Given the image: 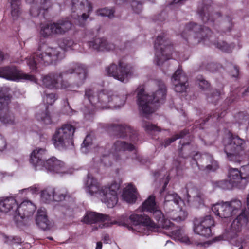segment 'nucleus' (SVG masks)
I'll return each mask as SVG.
<instances>
[{
    "label": "nucleus",
    "instance_id": "obj_19",
    "mask_svg": "<svg viewBox=\"0 0 249 249\" xmlns=\"http://www.w3.org/2000/svg\"><path fill=\"white\" fill-rule=\"evenodd\" d=\"M214 225V221L213 217L210 215H206L195 221L194 231L197 234L209 237L213 235L212 228Z\"/></svg>",
    "mask_w": 249,
    "mask_h": 249
},
{
    "label": "nucleus",
    "instance_id": "obj_23",
    "mask_svg": "<svg viewBox=\"0 0 249 249\" xmlns=\"http://www.w3.org/2000/svg\"><path fill=\"white\" fill-rule=\"evenodd\" d=\"M110 128L114 132L113 134L118 138H125L129 137L132 141L137 138L136 132L128 125L111 124Z\"/></svg>",
    "mask_w": 249,
    "mask_h": 249
},
{
    "label": "nucleus",
    "instance_id": "obj_29",
    "mask_svg": "<svg viewBox=\"0 0 249 249\" xmlns=\"http://www.w3.org/2000/svg\"><path fill=\"white\" fill-rule=\"evenodd\" d=\"M112 149L113 152L119 156V159L122 160V155L125 151L131 152L135 149V146L132 143L124 141H116L113 144Z\"/></svg>",
    "mask_w": 249,
    "mask_h": 249
},
{
    "label": "nucleus",
    "instance_id": "obj_9",
    "mask_svg": "<svg viewBox=\"0 0 249 249\" xmlns=\"http://www.w3.org/2000/svg\"><path fill=\"white\" fill-rule=\"evenodd\" d=\"M224 152L229 161L240 163L242 156L245 153L247 147L245 141L238 135L229 132L228 137L223 140Z\"/></svg>",
    "mask_w": 249,
    "mask_h": 249
},
{
    "label": "nucleus",
    "instance_id": "obj_27",
    "mask_svg": "<svg viewBox=\"0 0 249 249\" xmlns=\"http://www.w3.org/2000/svg\"><path fill=\"white\" fill-rule=\"evenodd\" d=\"M228 178L234 187L243 189L246 186V179L243 178L240 171L237 168H231L229 169Z\"/></svg>",
    "mask_w": 249,
    "mask_h": 249
},
{
    "label": "nucleus",
    "instance_id": "obj_36",
    "mask_svg": "<svg viewBox=\"0 0 249 249\" xmlns=\"http://www.w3.org/2000/svg\"><path fill=\"white\" fill-rule=\"evenodd\" d=\"M136 188L132 184L128 186L123 190L122 197L124 200L128 203H135L137 199L135 195Z\"/></svg>",
    "mask_w": 249,
    "mask_h": 249
},
{
    "label": "nucleus",
    "instance_id": "obj_63",
    "mask_svg": "<svg viewBox=\"0 0 249 249\" xmlns=\"http://www.w3.org/2000/svg\"><path fill=\"white\" fill-rule=\"evenodd\" d=\"M247 92H249V86L247 88V89H246V90L243 92V95H246V93Z\"/></svg>",
    "mask_w": 249,
    "mask_h": 249
},
{
    "label": "nucleus",
    "instance_id": "obj_52",
    "mask_svg": "<svg viewBox=\"0 0 249 249\" xmlns=\"http://www.w3.org/2000/svg\"><path fill=\"white\" fill-rule=\"evenodd\" d=\"M202 156V155L200 153L196 152L192 158L193 161L195 162L197 167L200 166V163L203 162V161H201L202 160H201Z\"/></svg>",
    "mask_w": 249,
    "mask_h": 249
},
{
    "label": "nucleus",
    "instance_id": "obj_45",
    "mask_svg": "<svg viewBox=\"0 0 249 249\" xmlns=\"http://www.w3.org/2000/svg\"><path fill=\"white\" fill-rule=\"evenodd\" d=\"M115 11L113 8L108 9L107 8H104L99 9L97 11V14L103 17H107L109 18L114 17V14Z\"/></svg>",
    "mask_w": 249,
    "mask_h": 249
},
{
    "label": "nucleus",
    "instance_id": "obj_56",
    "mask_svg": "<svg viewBox=\"0 0 249 249\" xmlns=\"http://www.w3.org/2000/svg\"><path fill=\"white\" fill-rule=\"evenodd\" d=\"M170 179V178L169 177V176H168L166 178V180L164 183L163 186H162V189L160 191V195H162V193L165 191Z\"/></svg>",
    "mask_w": 249,
    "mask_h": 249
},
{
    "label": "nucleus",
    "instance_id": "obj_59",
    "mask_svg": "<svg viewBox=\"0 0 249 249\" xmlns=\"http://www.w3.org/2000/svg\"><path fill=\"white\" fill-rule=\"evenodd\" d=\"M185 218V217H184V218H182L181 216H178L176 218H173V219L174 220H175V221H181V220H184Z\"/></svg>",
    "mask_w": 249,
    "mask_h": 249
},
{
    "label": "nucleus",
    "instance_id": "obj_40",
    "mask_svg": "<svg viewBox=\"0 0 249 249\" xmlns=\"http://www.w3.org/2000/svg\"><path fill=\"white\" fill-rule=\"evenodd\" d=\"M48 108V107L46 106L44 111L38 113L36 115L37 120L46 124H50L52 123V119Z\"/></svg>",
    "mask_w": 249,
    "mask_h": 249
},
{
    "label": "nucleus",
    "instance_id": "obj_47",
    "mask_svg": "<svg viewBox=\"0 0 249 249\" xmlns=\"http://www.w3.org/2000/svg\"><path fill=\"white\" fill-rule=\"evenodd\" d=\"M216 186L222 189L228 190L234 187L230 183V180H222L215 182Z\"/></svg>",
    "mask_w": 249,
    "mask_h": 249
},
{
    "label": "nucleus",
    "instance_id": "obj_3",
    "mask_svg": "<svg viewBox=\"0 0 249 249\" xmlns=\"http://www.w3.org/2000/svg\"><path fill=\"white\" fill-rule=\"evenodd\" d=\"M75 74V83L79 87L84 84L87 76L86 66L81 64L74 63L67 70L59 74L50 73L42 78L43 86L51 89H64L72 90V86L62 79L63 76L69 74Z\"/></svg>",
    "mask_w": 249,
    "mask_h": 249
},
{
    "label": "nucleus",
    "instance_id": "obj_58",
    "mask_svg": "<svg viewBox=\"0 0 249 249\" xmlns=\"http://www.w3.org/2000/svg\"><path fill=\"white\" fill-rule=\"evenodd\" d=\"M102 243L100 241L98 242L96 244V247L95 249H102Z\"/></svg>",
    "mask_w": 249,
    "mask_h": 249
},
{
    "label": "nucleus",
    "instance_id": "obj_21",
    "mask_svg": "<svg viewBox=\"0 0 249 249\" xmlns=\"http://www.w3.org/2000/svg\"><path fill=\"white\" fill-rule=\"evenodd\" d=\"M171 81L176 92L178 93L186 92L189 85L188 79L181 69V66H179L175 72L172 77Z\"/></svg>",
    "mask_w": 249,
    "mask_h": 249
},
{
    "label": "nucleus",
    "instance_id": "obj_28",
    "mask_svg": "<svg viewBox=\"0 0 249 249\" xmlns=\"http://www.w3.org/2000/svg\"><path fill=\"white\" fill-rule=\"evenodd\" d=\"M110 220L111 218L109 215L88 211L84 215L82 221L86 224H92L98 222H108Z\"/></svg>",
    "mask_w": 249,
    "mask_h": 249
},
{
    "label": "nucleus",
    "instance_id": "obj_16",
    "mask_svg": "<svg viewBox=\"0 0 249 249\" xmlns=\"http://www.w3.org/2000/svg\"><path fill=\"white\" fill-rule=\"evenodd\" d=\"M11 98L7 89L2 88L0 90V121L8 124H15L14 114L9 110Z\"/></svg>",
    "mask_w": 249,
    "mask_h": 249
},
{
    "label": "nucleus",
    "instance_id": "obj_42",
    "mask_svg": "<svg viewBox=\"0 0 249 249\" xmlns=\"http://www.w3.org/2000/svg\"><path fill=\"white\" fill-rule=\"evenodd\" d=\"M227 109V107L225 108L223 110H222L220 113L219 111H215L214 113H213L212 114L211 113L209 114V116L206 118L205 119H203L202 122L200 124V127H201L202 125L204 124L206 122H208L210 119V118H212L213 119H215L216 120H218L221 118L223 117L226 115L227 112L226 110Z\"/></svg>",
    "mask_w": 249,
    "mask_h": 249
},
{
    "label": "nucleus",
    "instance_id": "obj_10",
    "mask_svg": "<svg viewBox=\"0 0 249 249\" xmlns=\"http://www.w3.org/2000/svg\"><path fill=\"white\" fill-rule=\"evenodd\" d=\"M60 47H51L46 45L40 46L27 60V63L33 70L36 69L37 65H50L59 58Z\"/></svg>",
    "mask_w": 249,
    "mask_h": 249
},
{
    "label": "nucleus",
    "instance_id": "obj_35",
    "mask_svg": "<svg viewBox=\"0 0 249 249\" xmlns=\"http://www.w3.org/2000/svg\"><path fill=\"white\" fill-rule=\"evenodd\" d=\"M36 223L41 229L46 230L50 228V222L48 219L45 211L39 209L36 217Z\"/></svg>",
    "mask_w": 249,
    "mask_h": 249
},
{
    "label": "nucleus",
    "instance_id": "obj_14",
    "mask_svg": "<svg viewBox=\"0 0 249 249\" xmlns=\"http://www.w3.org/2000/svg\"><path fill=\"white\" fill-rule=\"evenodd\" d=\"M72 27V23L67 19L59 20L52 23H41L40 34L43 37L53 35H63Z\"/></svg>",
    "mask_w": 249,
    "mask_h": 249
},
{
    "label": "nucleus",
    "instance_id": "obj_15",
    "mask_svg": "<svg viewBox=\"0 0 249 249\" xmlns=\"http://www.w3.org/2000/svg\"><path fill=\"white\" fill-rule=\"evenodd\" d=\"M41 196L42 200L47 203L53 200L57 202L66 200L71 206L74 202V199L68 194L67 190L65 188L55 189L49 187L42 191Z\"/></svg>",
    "mask_w": 249,
    "mask_h": 249
},
{
    "label": "nucleus",
    "instance_id": "obj_50",
    "mask_svg": "<svg viewBox=\"0 0 249 249\" xmlns=\"http://www.w3.org/2000/svg\"><path fill=\"white\" fill-rule=\"evenodd\" d=\"M188 0H173L169 5L170 8L174 6L179 7L184 4Z\"/></svg>",
    "mask_w": 249,
    "mask_h": 249
},
{
    "label": "nucleus",
    "instance_id": "obj_8",
    "mask_svg": "<svg viewBox=\"0 0 249 249\" xmlns=\"http://www.w3.org/2000/svg\"><path fill=\"white\" fill-rule=\"evenodd\" d=\"M211 6L207 5L203 6L201 9L198 8V13L202 21L214 28L218 33L220 31L217 28V26L221 28V32L226 34L230 32L233 26L232 18L230 16H226L222 18L218 12L211 15Z\"/></svg>",
    "mask_w": 249,
    "mask_h": 249
},
{
    "label": "nucleus",
    "instance_id": "obj_12",
    "mask_svg": "<svg viewBox=\"0 0 249 249\" xmlns=\"http://www.w3.org/2000/svg\"><path fill=\"white\" fill-rule=\"evenodd\" d=\"M154 48L155 61L158 66H161L165 61L171 59L174 48L166 33L162 32L157 36L155 41Z\"/></svg>",
    "mask_w": 249,
    "mask_h": 249
},
{
    "label": "nucleus",
    "instance_id": "obj_1",
    "mask_svg": "<svg viewBox=\"0 0 249 249\" xmlns=\"http://www.w3.org/2000/svg\"><path fill=\"white\" fill-rule=\"evenodd\" d=\"M139 209L142 212L149 213L157 221V223L146 214L132 213L129 216V219L134 225L142 226L150 230L156 231L160 227L168 229L173 224L169 219L165 218L159 205L157 204L156 197L154 195L149 196L142 202Z\"/></svg>",
    "mask_w": 249,
    "mask_h": 249
},
{
    "label": "nucleus",
    "instance_id": "obj_37",
    "mask_svg": "<svg viewBox=\"0 0 249 249\" xmlns=\"http://www.w3.org/2000/svg\"><path fill=\"white\" fill-rule=\"evenodd\" d=\"M112 159L116 162H119L121 160L119 159V156L116 155L112 151L108 154H103L101 158V162L106 167L111 166L112 164Z\"/></svg>",
    "mask_w": 249,
    "mask_h": 249
},
{
    "label": "nucleus",
    "instance_id": "obj_25",
    "mask_svg": "<svg viewBox=\"0 0 249 249\" xmlns=\"http://www.w3.org/2000/svg\"><path fill=\"white\" fill-rule=\"evenodd\" d=\"M50 172L63 174L66 172L65 163L55 157H52L45 161L43 168Z\"/></svg>",
    "mask_w": 249,
    "mask_h": 249
},
{
    "label": "nucleus",
    "instance_id": "obj_7",
    "mask_svg": "<svg viewBox=\"0 0 249 249\" xmlns=\"http://www.w3.org/2000/svg\"><path fill=\"white\" fill-rule=\"evenodd\" d=\"M86 191L91 196L98 194L103 197V201L108 208H112L118 202L117 191L119 185L116 182L112 183L110 186L100 187V183L91 174L87 175L86 183Z\"/></svg>",
    "mask_w": 249,
    "mask_h": 249
},
{
    "label": "nucleus",
    "instance_id": "obj_33",
    "mask_svg": "<svg viewBox=\"0 0 249 249\" xmlns=\"http://www.w3.org/2000/svg\"><path fill=\"white\" fill-rule=\"evenodd\" d=\"M186 189L188 203L192 201L197 202L199 204L201 203L202 194L196 187L195 186L189 187L187 186Z\"/></svg>",
    "mask_w": 249,
    "mask_h": 249
},
{
    "label": "nucleus",
    "instance_id": "obj_26",
    "mask_svg": "<svg viewBox=\"0 0 249 249\" xmlns=\"http://www.w3.org/2000/svg\"><path fill=\"white\" fill-rule=\"evenodd\" d=\"M87 45L89 48L97 51H109L116 48V45L109 43L105 37L96 38L88 41Z\"/></svg>",
    "mask_w": 249,
    "mask_h": 249
},
{
    "label": "nucleus",
    "instance_id": "obj_39",
    "mask_svg": "<svg viewBox=\"0 0 249 249\" xmlns=\"http://www.w3.org/2000/svg\"><path fill=\"white\" fill-rule=\"evenodd\" d=\"M189 134V130L184 129L179 132L178 134H176L173 136L171 138L165 139L162 142V145L165 147L169 146L171 143L178 139H181Z\"/></svg>",
    "mask_w": 249,
    "mask_h": 249
},
{
    "label": "nucleus",
    "instance_id": "obj_11",
    "mask_svg": "<svg viewBox=\"0 0 249 249\" xmlns=\"http://www.w3.org/2000/svg\"><path fill=\"white\" fill-rule=\"evenodd\" d=\"M75 130V127L69 123L64 124L57 128L52 137V142L54 147L62 151L73 145Z\"/></svg>",
    "mask_w": 249,
    "mask_h": 249
},
{
    "label": "nucleus",
    "instance_id": "obj_13",
    "mask_svg": "<svg viewBox=\"0 0 249 249\" xmlns=\"http://www.w3.org/2000/svg\"><path fill=\"white\" fill-rule=\"evenodd\" d=\"M71 10L73 13L72 17L74 16V13L76 12L82 13L81 15H76L77 18H75L74 24L80 27H84L86 20L93 10L92 3L88 0H71Z\"/></svg>",
    "mask_w": 249,
    "mask_h": 249
},
{
    "label": "nucleus",
    "instance_id": "obj_30",
    "mask_svg": "<svg viewBox=\"0 0 249 249\" xmlns=\"http://www.w3.org/2000/svg\"><path fill=\"white\" fill-rule=\"evenodd\" d=\"M201 160L203 162L200 163V166H198L200 170L214 171L218 166L217 163L213 160V157L210 154H202Z\"/></svg>",
    "mask_w": 249,
    "mask_h": 249
},
{
    "label": "nucleus",
    "instance_id": "obj_32",
    "mask_svg": "<svg viewBox=\"0 0 249 249\" xmlns=\"http://www.w3.org/2000/svg\"><path fill=\"white\" fill-rule=\"evenodd\" d=\"M17 206L16 200L13 197H7L0 200V212L7 213L15 210Z\"/></svg>",
    "mask_w": 249,
    "mask_h": 249
},
{
    "label": "nucleus",
    "instance_id": "obj_41",
    "mask_svg": "<svg viewBox=\"0 0 249 249\" xmlns=\"http://www.w3.org/2000/svg\"><path fill=\"white\" fill-rule=\"evenodd\" d=\"M142 126L148 133L160 132L161 131V128L157 125L144 120L142 121Z\"/></svg>",
    "mask_w": 249,
    "mask_h": 249
},
{
    "label": "nucleus",
    "instance_id": "obj_18",
    "mask_svg": "<svg viewBox=\"0 0 249 249\" xmlns=\"http://www.w3.org/2000/svg\"><path fill=\"white\" fill-rule=\"evenodd\" d=\"M31 4L30 12L33 17H40L44 19L47 18L48 10L53 4V0H25Z\"/></svg>",
    "mask_w": 249,
    "mask_h": 249
},
{
    "label": "nucleus",
    "instance_id": "obj_54",
    "mask_svg": "<svg viewBox=\"0 0 249 249\" xmlns=\"http://www.w3.org/2000/svg\"><path fill=\"white\" fill-rule=\"evenodd\" d=\"M239 74V67L234 65L232 67V69L230 71V74L233 77L237 78Z\"/></svg>",
    "mask_w": 249,
    "mask_h": 249
},
{
    "label": "nucleus",
    "instance_id": "obj_22",
    "mask_svg": "<svg viewBox=\"0 0 249 249\" xmlns=\"http://www.w3.org/2000/svg\"><path fill=\"white\" fill-rule=\"evenodd\" d=\"M48 156L47 150L45 148H36L31 153L29 161L36 170L43 169V165Z\"/></svg>",
    "mask_w": 249,
    "mask_h": 249
},
{
    "label": "nucleus",
    "instance_id": "obj_53",
    "mask_svg": "<svg viewBox=\"0 0 249 249\" xmlns=\"http://www.w3.org/2000/svg\"><path fill=\"white\" fill-rule=\"evenodd\" d=\"M7 145L5 138L0 134V151H3L6 149Z\"/></svg>",
    "mask_w": 249,
    "mask_h": 249
},
{
    "label": "nucleus",
    "instance_id": "obj_6",
    "mask_svg": "<svg viewBox=\"0 0 249 249\" xmlns=\"http://www.w3.org/2000/svg\"><path fill=\"white\" fill-rule=\"evenodd\" d=\"M157 84L158 89L152 95L144 94L143 87H139L137 89L139 108L140 112L144 115L154 112V103H162L165 100L167 89L164 83L159 80Z\"/></svg>",
    "mask_w": 249,
    "mask_h": 249
},
{
    "label": "nucleus",
    "instance_id": "obj_61",
    "mask_svg": "<svg viewBox=\"0 0 249 249\" xmlns=\"http://www.w3.org/2000/svg\"><path fill=\"white\" fill-rule=\"evenodd\" d=\"M4 53H3L0 51V61H3V60L4 59Z\"/></svg>",
    "mask_w": 249,
    "mask_h": 249
},
{
    "label": "nucleus",
    "instance_id": "obj_20",
    "mask_svg": "<svg viewBox=\"0 0 249 249\" xmlns=\"http://www.w3.org/2000/svg\"><path fill=\"white\" fill-rule=\"evenodd\" d=\"M0 77L9 80L19 81L20 80L33 81L35 79L34 75L26 74L18 70L15 66L0 68Z\"/></svg>",
    "mask_w": 249,
    "mask_h": 249
},
{
    "label": "nucleus",
    "instance_id": "obj_43",
    "mask_svg": "<svg viewBox=\"0 0 249 249\" xmlns=\"http://www.w3.org/2000/svg\"><path fill=\"white\" fill-rule=\"evenodd\" d=\"M92 144V138L90 134H88L81 144V150L83 152H88L89 149Z\"/></svg>",
    "mask_w": 249,
    "mask_h": 249
},
{
    "label": "nucleus",
    "instance_id": "obj_17",
    "mask_svg": "<svg viewBox=\"0 0 249 249\" xmlns=\"http://www.w3.org/2000/svg\"><path fill=\"white\" fill-rule=\"evenodd\" d=\"M108 75L121 82H126L132 72V67L123 60H119L118 65L112 63L106 68Z\"/></svg>",
    "mask_w": 249,
    "mask_h": 249
},
{
    "label": "nucleus",
    "instance_id": "obj_2",
    "mask_svg": "<svg viewBox=\"0 0 249 249\" xmlns=\"http://www.w3.org/2000/svg\"><path fill=\"white\" fill-rule=\"evenodd\" d=\"M212 34L213 33L209 28L191 22L185 25L183 31L181 33V36L185 40L188 45L191 47L198 44L201 41L206 43L209 41L223 52H231L233 47L231 44H228L223 41H214Z\"/></svg>",
    "mask_w": 249,
    "mask_h": 249
},
{
    "label": "nucleus",
    "instance_id": "obj_62",
    "mask_svg": "<svg viewBox=\"0 0 249 249\" xmlns=\"http://www.w3.org/2000/svg\"><path fill=\"white\" fill-rule=\"evenodd\" d=\"M164 14V12H162L160 14L158 18V20H160L161 21H163L164 20V19H161L160 18V17L162 15H163Z\"/></svg>",
    "mask_w": 249,
    "mask_h": 249
},
{
    "label": "nucleus",
    "instance_id": "obj_51",
    "mask_svg": "<svg viewBox=\"0 0 249 249\" xmlns=\"http://www.w3.org/2000/svg\"><path fill=\"white\" fill-rule=\"evenodd\" d=\"M202 69H205L208 71L213 72L216 71V69L217 68V66L216 65L213 63H211L208 64L206 66H203V65L201 66Z\"/></svg>",
    "mask_w": 249,
    "mask_h": 249
},
{
    "label": "nucleus",
    "instance_id": "obj_24",
    "mask_svg": "<svg viewBox=\"0 0 249 249\" xmlns=\"http://www.w3.org/2000/svg\"><path fill=\"white\" fill-rule=\"evenodd\" d=\"M36 209V207L30 201H23L19 205L17 204L15 210L14 217L17 220L23 219L32 215Z\"/></svg>",
    "mask_w": 249,
    "mask_h": 249
},
{
    "label": "nucleus",
    "instance_id": "obj_31",
    "mask_svg": "<svg viewBox=\"0 0 249 249\" xmlns=\"http://www.w3.org/2000/svg\"><path fill=\"white\" fill-rule=\"evenodd\" d=\"M181 201V198L176 193L167 194L165 196L164 207L168 213L173 211L174 205H178Z\"/></svg>",
    "mask_w": 249,
    "mask_h": 249
},
{
    "label": "nucleus",
    "instance_id": "obj_44",
    "mask_svg": "<svg viewBox=\"0 0 249 249\" xmlns=\"http://www.w3.org/2000/svg\"><path fill=\"white\" fill-rule=\"evenodd\" d=\"M221 94V91L219 90L215 89L211 92L210 95H208L207 100L208 102L216 104L219 100Z\"/></svg>",
    "mask_w": 249,
    "mask_h": 249
},
{
    "label": "nucleus",
    "instance_id": "obj_64",
    "mask_svg": "<svg viewBox=\"0 0 249 249\" xmlns=\"http://www.w3.org/2000/svg\"><path fill=\"white\" fill-rule=\"evenodd\" d=\"M47 239H49L50 240H53V239L52 237H48Z\"/></svg>",
    "mask_w": 249,
    "mask_h": 249
},
{
    "label": "nucleus",
    "instance_id": "obj_38",
    "mask_svg": "<svg viewBox=\"0 0 249 249\" xmlns=\"http://www.w3.org/2000/svg\"><path fill=\"white\" fill-rule=\"evenodd\" d=\"M21 13L20 0H11V15L14 20H17Z\"/></svg>",
    "mask_w": 249,
    "mask_h": 249
},
{
    "label": "nucleus",
    "instance_id": "obj_55",
    "mask_svg": "<svg viewBox=\"0 0 249 249\" xmlns=\"http://www.w3.org/2000/svg\"><path fill=\"white\" fill-rule=\"evenodd\" d=\"M63 43L64 44H65V46L64 48V49L65 50H67L68 48H71L73 44V42L71 39H64Z\"/></svg>",
    "mask_w": 249,
    "mask_h": 249
},
{
    "label": "nucleus",
    "instance_id": "obj_5",
    "mask_svg": "<svg viewBox=\"0 0 249 249\" xmlns=\"http://www.w3.org/2000/svg\"><path fill=\"white\" fill-rule=\"evenodd\" d=\"M241 201L238 199H234L230 202L214 204L212 207V210L216 215L221 218H226L238 214L231 226L236 231H239L242 225L247 223L249 215V213L247 210H241Z\"/></svg>",
    "mask_w": 249,
    "mask_h": 249
},
{
    "label": "nucleus",
    "instance_id": "obj_48",
    "mask_svg": "<svg viewBox=\"0 0 249 249\" xmlns=\"http://www.w3.org/2000/svg\"><path fill=\"white\" fill-rule=\"evenodd\" d=\"M239 171L243 178L246 179L245 184L247 185L249 182V164L242 166Z\"/></svg>",
    "mask_w": 249,
    "mask_h": 249
},
{
    "label": "nucleus",
    "instance_id": "obj_46",
    "mask_svg": "<svg viewBox=\"0 0 249 249\" xmlns=\"http://www.w3.org/2000/svg\"><path fill=\"white\" fill-rule=\"evenodd\" d=\"M196 82L200 88L204 90H209L210 88V84L207 80H205L202 75L198 76Z\"/></svg>",
    "mask_w": 249,
    "mask_h": 249
},
{
    "label": "nucleus",
    "instance_id": "obj_49",
    "mask_svg": "<svg viewBox=\"0 0 249 249\" xmlns=\"http://www.w3.org/2000/svg\"><path fill=\"white\" fill-rule=\"evenodd\" d=\"M57 99V97L55 94L50 93L46 94V97L44 100L46 101L47 104L48 105H52Z\"/></svg>",
    "mask_w": 249,
    "mask_h": 249
},
{
    "label": "nucleus",
    "instance_id": "obj_60",
    "mask_svg": "<svg viewBox=\"0 0 249 249\" xmlns=\"http://www.w3.org/2000/svg\"><path fill=\"white\" fill-rule=\"evenodd\" d=\"M109 240V236L107 234H106L104 236V242H106V243H108V240Z\"/></svg>",
    "mask_w": 249,
    "mask_h": 249
},
{
    "label": "nucleus",
    "instance_id": "obj_4",
    "mask_svg": "<svg viewBox=\"0 0 249 249\" xmlns=\"http://www.w3.org/2000/svg\"><path fill=\"white\" fill-rule=\"evenodd\" d=\"M85 99H87L91 104V107H85L84 110L85 117L89 119L96 109L120 107L124 104L126 98L104 92L98 93L94 89L89 88L85 89Z\"/></svg>",
    "mask_w": 249,
    "mask_h": 249
},
{
    "label": "nucleus",
    "instance_id": "obj_57",
    "mask_svg": "<svg viewBox=\"0 0 249 249\" xmlns=\"http://www.w3.org/2000/svg\"><path fill=\"white\" fill-rule=\"evenodd\" d=\"M179 143L182 145L181 147L180 148H179V151L180 153L183 150V147L184 146H185L186 145H189L190 144L189 142H186V143L183 142V143H182V141H180L179 142Z\"/></svg>",
    "mask_w": 249,
    "mask_h": 249
},
{
    "label": "nucleus",
    "instance_id": "obj_34",
    "mask_svg": "<svg viewBox=\"0 0 249 249\" xmlns=\"http://www.w3.org/2000/svg\"><path fill=\"white\" fill-rule=\"evenodd\" d=\"M172 233L179 241L187 245L192 244L194 246L201 247L205 246V242H199L196 240L191 241L188 236L182 235L181 231L180 229L173 231Z\"/></svg>",
    "mask_w": 249,
    "mask_h": 249
}]
</instances>
